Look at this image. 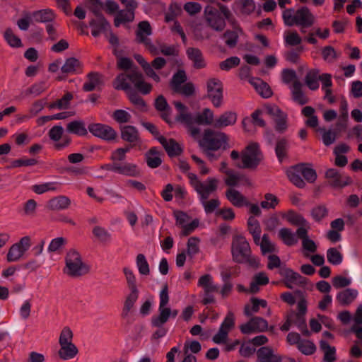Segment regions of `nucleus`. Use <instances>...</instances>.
Listing matches in <instances>:
<instances>
[{"mask_svg":"<svg viewBox=\"0 0 362 362\" xmlns=\"http://www.w3.org/2000/svg\"><path fill=\"white\" fill-rule=\"evenodd\" d=\"M231 252L234 262L239 264L246 263L253 268L259 267V262L252 255L250 244L245 237L240 235L233 240Z\"/></svg>","mask_w":362,"mask_h":362,"instance_id":"obj_1","label":"nucleus"},{"mask_svg":"<svg viewBox=\"0 0 362 362\" xmlns=\"http://www.w3.org/2000/svg\"><path fill=\"white\" fill-rule=\"evenodd\" d=\"M229 137L223 132L210 128L204 129L202 138L199 140L200 148H206V150L218 151L229 148Z\"/></svg>","mask_w":362,"mask_h":362,"instance_id":"obj_2","label":"nucleus"},{"mask_svg":"<svg viewBox=\"0 0 362 362\" xmlns=\"http://www.w3.org/2000/svg\"><path fill=\"white\" fill-rule=\"evenodd\" d=\"M73 332L68 327L62 329L59 339L60 349L58 351V355L62 360H69L74 358L78 353V348L73 344Z\"/></svg>","mask_w":362,"mask_h":362,"instance_id":"obj_3","label":"nucleus"},{"mask_svg":"<svg viewBox=\"0 0 362 362\" xmlns=\"http://www.w3.org/2000/svg\"><path fill=\"white\" fill-rule=\"evenodd\" d=\"M88 272L89 267L82 262L79 253L70 250L66 257L65 273L71 277H78Z\"/></svg>","mask_w":362,"mask_h":362,"instance_id":"obj_4","label":"nucleus"},{"mask_svg":"<svg viewBox=\"0 0 362 362\" xmlns=\"http://www.w3.org/2000/svg\"><path fill=\"white\" fill-rule=\"evenodd\" d=\"M262 158V153L258 144L252 143L241 152L242 163H236L235 166L240 169H253L259 165Z\"/></svg>","mask_w":362,"mask_h":362,"instance_id":"obj_5","label":"nucleus"},{"mask_svg":"<svg viewBox=\"0 0 362 362\" xmlns=\"http://www.w3.org/2000/svg\"><path fill=\"white\" fill-rule=\"evenodd\" d=\"M141 74V73L139 71L138 68L124 71L117 75L115 78L112 82L113 87L115 90L129 91L132 90V85L135 86L136 78H139Z\"/></svg>","mask_w":362,"mask_h":362,"instance_id":"obj_6","label":"nucleus"},{"mask_svg":"<svg viewBox=\"0 0 362 362\" xmlns=\"http://www.w3.org/2000/svg\"><path fill=\"white\" fill-rule=\"evenodd\" d=\"M169 302L168 286L165 284L160 293L159 315L153 317L151 323L154 327H160L169 319L171 310L166 305Z\"/></svg>","mask_w":362,"mask_h":362,"instance_id":"obj_7","label":"nucleus"},{"mask_svg":"<svg viewBox=\"0 0 362 362\" xmlns=\"http://www.w3.org/2000/svg\"><path fill=\"white\" fill-rule=\"evenodd\" d=\"M218 180L214 177L207 180V188L199 194L202 204L206 214L213 213L219 206L220 201L218 199H211L207 201L211 193L217 189Z\"/></svg>","mask_w":362,"mask_h":362,"instance_id":"obj_8","label":"nucleus"},{"mask_svg":"<svg viewBox=\"0 0 362 362\" xmlns=\"http://www.w3.org/2000/svg\"><path fill=\"white\" fill-rule=\"evenodd\" d=\"M221 14L220 9L212 6L208 5L204 8V16L207 25L217 32L223 31L226 26V18Z\"/></svg>","mask_w":362,"mask_h":362,"instance_id":"obj_9","label":"nucleus"},{"mask_svg":"<svg viewBox=\"0 0 362 362\" xmlns=\"http://www.w3.org/2000/svg\"><path fill=\"white\" fill-rule=\"evenodd\" d=\"M208 97L216 107L221 105L223 101V85L220 80L211 78L207 82Z\"/></svg>","mask_w":362,"mask_h":362,"instance_id":"obj_10","label":"nucleus"},{"mask_svg":"<svg viewBox=\"0 0 362 362\" xmlns=\"http://www.w3.org/2000/svg\"><path fill=\"white\" fill-rule=\"evenodd\" d=\"M89 132L96 137L106 141H112L117 137L115 130L108 125L93 123L88 125Z\"/></svg>","mask_w":362,"mask_h":362,"instance_id":"obj_11","label":"nucleus"},{"mask_svg":"<svg viewBox=\"0 0 362 362\" xmlns=\"http://www.w3.org/2000/svg\"><path fill=\"white\" fill-rule=\"evenodd\" d=\"M240 329L245 334L263 332L268 329V323L261 317H252L247 323L240 325Z\"/></svg>","mask_w":362,"mask_h":362,"instance_id":"obj_12","label":"nucleus"},{"mask_svg":"<svg viewBox=\"0 0 362 362\" xmlns=\"http://www.w3.org/2000/svg\"><path fill=\"white\" fill-rule=\"evenodd\" d=\"M325 178L329 180V185L334 188H342L353 182L349 176H345L340 174L339 172L334 168L328 169L325 172Z\"/></svg>","mask_w":362,"mask_h":362,"instance_id":"obj_13","label":"nucleus"},{"mask_svg":"<svg viewBox=\"0 0 362 362\" xmlns=\"http://www.w3.org/2000/svg\"><path fill=\"white\" fill-rule=\"evenodd\" d=\"M266 109L267 113L272 117L276 124V130L279 132L285 131L287 128V115L283 112L276 105L267 106Z\"/></svg>","mask_w":362,"mask_h":362,"instance_id":"obj_14","label":"nucleus"},{"mask_svg":"<svg viewBox=\"0 0 362 362\" xmlns=\"http://www.w3.org/2000/svg\"><path fill=\"white\" fill-rule=\"evenodd\" d=\"M121 138L123 141L129 143L132 147L141 142V138L137 129L132 125H127L121 127Z\"/></svg>","mask_w":362,"mask_h":362,"instance_id":"obj_15","label":"nucleus"},{"mask_svg":"<svg viewBox=\"0 0 362 362\" xmlns=\"http://www.w3.org/2000/svg\"><path fill=\"white\" fill-rule=\"evenodd\" d=\"M158 141L163 146L169 157H175L180 156L183 149L181 146L174 139H167L164 136H160Z\"/></svg>","mask_w":362,"mask_h":362,"instance_id":"obj_16","label":"nucleus"},{"mask_svg":"<svg viewBox=\"0 0 362 362\" xmlns=\"http://www.w3.org/2000/svg\"><path fill=\"white\" fill-rule=\"evenodd\" d=\"M296 25L312 26L315 23V17L308 7H302L295 12Z\"/></svg>","mask_w":362,"mask_h":362,"instance_id":"obj_17","label":"nucleus"},{"mask_svg":"<svg viewBox=\"0 0 362 362\" xmlns=\"http://www.w3.org/2000/svg\"><path fill=\"white\" fill-rule=\"evenodd\" d=\"M226 197L227 199L235 207L241 208L245 205H249L250 202L243 194L238 190L229 188L226 191Z\"/></svg>","mask_w":362,"mask_h":362,"instance_id":"obj_18","label":"nucleus"},{"mask_svg":"<svg viewBox=\"0 0 362 362\" xmlns=\"http://www.w3.org/2000/svg\"><path fill=\"white\" fill-rule=\"evenodd\" d=\"M151 33L152 28L150 23L146 21H141L138 24V30L136 32L137 42L150 46L151 41L147 38V36L151 35Z\"/></svg>","mask_w":362,"mask_h":362,"instance_id":"obj_19","label":"nucleus"},{"mask_svg":"<svg viewBox=\"0 0 362 362\" xmlns=\"http://www.w3.org/2000/svg\"><path fill=\"white\" fill-rule=\"evenodd\" d=\"M291 88L292 99L295 103L303 105L309 102V98L303 91V84L300 81L295 80Z\"/></svg>","mask_w":362,"mask_h":362,"instance_id":"obj_20","label":"nucleus"},{"mask_svg":"<svg viewBox=\"0 0 362 362\" xmlns=\"http://www.w3.org/2000/svg\"><path fill=\"white\" fill-rule=\"evenodd\" d=\"M188 58L193 62V66L197 69L206 67V63L201 50L195 47H189L186 51Z\"/></svg>","mask_w":362,"mask_h":362,"instance_id":"obj_21","label":"nucleus"},{"mask_svg":"<svg viewBox=\"0 0 362 362\" xmlns=\"http://www.w3.org/2000/svg\"><path fill=\"white\" fill-rule=\"evenodd\" d=\"M88 81L83 86V90L90 92L103 84V76L98 72H90L87 75Z\"/></svg>","mask_w":362,"mask_h":362,"instance_id":"obj_22","label":"nucleus"},{"mask_svg":"<svg viewBox=\"0 0 362 362\" xmlns=\"http://www.w3.org/2000/svg\"><path fill=\"white\" fill-rule=\"evenodd\" d=\"M257 360L259 362H281L280 356L274 354L269 346H262L257 351Z\"/></svg>","mask_w":362,"mask_h":362,"instance_id":"obj_23","label":"nucleus"},{"mask_svg":"<svg viewBox=\"0 0 362 362\" xmlns=\"http://www.w3.org/2000/svg\"><path fill=\"white\" fill-rule=\"evenodd\" d=\"M163 155L161 151H159L156 147L151 148L145 153V160L147 165L151 168H156L162 163L160 156Z\"/></svg>","mask_w":362,"mask_h":362,"instance_id":"obj_24","label":"nucleus"},{"mask_svg":"<svg viewBox=\"0 0 362 362\" xmlns=\"http://www.w3.org/2000/svg\"><path fill=\"white\" fill-rule=\"evenodd\" d=\"M237 120V115L233 112H225L214 122V127L216 129H221L228 126L233 125Z\"/></svg>","mask_w":362,"mask_h":362,"instance_id":"obj_25","label":"nucleus"},{"mask_svg":"<svg viewBox=\"0 0 362 362\" xmlns=\"http://www.w3.org/2000/svg\"><path fill=\"white\" fill-rule=\"evenodd\" d=\"M298 172L301 173V175L309 183H314L317 177V173L315 169L311 168L310 163L297 164Z\"/></svg>","mask_w":362,"mask_h":362,"instance_id":"obj_26","label":"nucleus"},{"mask_svg":"<svg viewBox=\"0 0 362 362\" xmlns=\"http://www.w3.org/2000/svg\"><path fill=\"white\" fill-rule=\"evenodd\" d=\"M116 173L130 177H138L140 171L135 164L129 163H117Z\"/></svg>","mask_w":362,"mask_h":362,"instance_id":"obj_27","label":"nucleus"},{"mask_svg":"<svg viewBox=\"0 0 362 362\" xmlns=\"http://www.w3.org/2000/svg\"><path fill=\"white\" fill-rule=\"evenodd\" d=\"M33 16L36 23H52L56 18L55 13L49 8L33 11Z\"/></svg>","mask_w":362,"mask_h":362,"instance_id":"obj_28","label":"nucleus"},{"mask_svg":"<svg viewBox=\"0 0 362 362\" xmlns=\"http://www.w3.org/2000/svg\"><path fill=\"white\" fill-rule=\"evenodd\" d=\"M269 283V278L264 272L256 274L250 283L249 292L256 293L259 291V286H265Z\"/></svg>","mask_w":362,"mask_h":362,"instance_id":"obj_29","label":"nucleus"},{"mask_svg":"<svg viewBox=\"0 0 362 362\" xmlns=\"http://www.w3.org/2000/svg\"><path fill=\"white\" fill-rule=\"evenodd\" d=\"M281 276L284 279H288V281H292L295 285L305 286L307 283V279L302 276L300 274L293 272L291 269H284L281 272Z\"/></svg>","mask_w":362,"mask_h":362,"instance_id":"obj_30","label":"nucleus"},{"mask_svg":"<svg viewBox=\"0 0 362 362\" xmlns=\"http://www.w3.org/2000/svg\"><path fill=\"white\" fill-rule=\"evenodd\" d=\"M250 83L262 97L268 98L272 95V91L269 86L260 78H254L250 81Z\"/></svg>","mask_w":362,"mask_h":362,"instance_id":"obj_31","label":"nucleus"},{"mask_svg":"<svg viewBox=\"0 0 362 362\" xmlns=\"http://www.w3.org/2000/svg\"><path fill=\"white\" fill-rule=\"evenodd\" d=\"M358 295L356 290L346 288L340 291L337 295V300L342 305H348L351 303Z\"/></svg>","mask_w":362,"mask_h":362,"instance_id":"obj_32","label":"nucleus"},{"mask_svg":"<svg viewBox=\"0 0 362 362\" xmlns=\"http://www.w3.org/2000/svg\"><path fill=\"white\" fill-rule=\"evenodd\" d=\"M216 6L220 9V11L224 16V18L228 21V23L233 27L235 30V31L239 32L240 33H243V30L239 26L236 19L234 18L231 11L229 8L224 4H222L220 2L216 3Z\"/></svg>","mask_w":362,"mask_h":362,"instance_id":"obj_33","label":"nucleus"},{"mask_svg":"<svg viewBox=\"0 0 362 362\" xmlns=\"http://www.w3.org/2000/svg\"><path fill=\"white\" fill-rule=\"evenodd\" d=\"M71 204L70 199L65 196H59L50 199L47 207L51 210H62L69 207Z\"/></svg>","mask_w":362,"mask_h":362,"instance_id":"obj_34","label":"nucleus"},{"mask_svg":"<svg viewBox=\"0 0 362 362\" xmlns=\"http://www.w3.org/2000/svg\"><path fill=\"white\" fill-rule=\"evenodd\" d=\"M247 226L250 233L252 235L254 242L256 245H259L261 228L259 221L253 216L249 217L247 220Z\"/></svg>","mask_w":362,"mask_h":362,"instance_id":"obj_35","label":"nucleus"},{"mask_svg":"<svg viewBox=\"0 0 362 362\" xmlns=\"http://www.w3.org/2000/svg\"><path fill=\"white\" fill-rule=\"evenodd\" d=\"M278 235L281 241L287 246H292L298 243V239L296 237V235L290 228H281L279 231Z\"/></svg>","mask_w":362,"mask_h":362,"instance_id":"obj_36","label":"nucleus"},{"mask_svg":"<svg viewBox=\"0 0 362 362\" xmlns=\"http://www.w3.org/2000/svg\"><path fill=\"white\" fill-rule=\"evenodd\" d=\"M320 71L317 69L309 71L305 77L306 86L312 90H315L319 88Z\"/></svg>","mask_w":362,"mask_h":362,"instance_id":"obj_37","label":"nucleus"},{"mask_svg":"<svg viewBox=\"0 0 362 362\" xmlns=\"http://www.w3.org/2000/svg\"><path fill=\"white\" fill-rule=\"evenodd\" d=\"M23 256V238L18 243L13 245L7 254V261L9 262H16Z\"/></svg>","mask_w":362,"mask_h":362,"instance_id":"obj_38","label":"nucleus"},{"mask_svg":"<svg viewBox=\"0 0 362 362\" xmlns=\"http://www.w3.org/2000/svg\"><path fill=\"white\" fill-rule=\"evenodd\" d=\"M252 306L246 305L244 308V313L246 316H251L253 313H257L259 310V307L266 308L267 303L265 300L258 299L257 298H252L250 299Z\"/></svg>","mask_w":362,"mask_h":362,"instance_id":"obj_39","label":"nucleus"},{"mask_svg":"<svg viewBox=\"0 0 362 362\" xmlns=\"http://www.w3.org/2000/svg\"><path fill=\"white\" fill-rule=\"evenodd\" d=\"M66 130L79 136H85L88 134L84 122L80 120H74L67 124Z\"/></svg>","mask_w":362,"mask_h":362,"instance_id":"obj_40","label":"nucleus"},{"mask_svg":"<svg viewBox=\"0 0 362 362\" xmlns=\"http://www.w3.org/2000/svg\"><path fill=\"white\" fill-rule=\"evenodd\" d=\"M287 175L289 180L297 187L302 189L305 187V182L301 177V173L297 170V165L293 166L291 170L287 172Z\"/></svg>","mask_w":362,"mask_h":362,"instance_id":"obj_41","label":"nucleus"},{"mask_svg":"<svg viewBox=\"0 0 362 362\" xmlns=\"http://www.w3.org/2000/svg\"><path fill=\"white\" fill-rule=\"evenodd\" d=\"M134 14L124 9L118 11L114 19V25L119 27L121 24L132 22L134 20Z\"/></svg>","mask_w":362,"mask_h":362,"instance_id":"obj_42","label":"nucleus"},{"mask_svg":"<svg viewBox=\"0 0 362 362\" xmlns=\"http://www.w3.org/2000/svg\"><path fill=\"white\" fill-rule=\"evenodd\" d=\"M194 122L198 124L210 125L214 122V113L209 108H204L196 116Z\"/></svg>","mask_w":362,"mask_h":362,"instance_id":"obj_43","label":"nucleus"},{"mask_svg":"<svg viewBox=\"0 0 362 362\" xmlns=\"http://www.w3.org/2000/svg\"><path fill=\"white\" fill-rule=\"evenodd\" d=\"M187 79L186 73L184 70H178L172 77L170 82L171 88L175 92L178 90V88L182 86V83H185Z\"/></svg>","mask_w":362,"mask_h":362,"instance_id":"obj_44","label":"nucleus"},{"mask_svg":"<svg viewBox=\"0 0 362 362\" xmlns=\"http://www.w3.org/2000/svg\"><path fill=\"white\" fill-rule=\"evenodd\" d=\"M139 298V291H130L127 296L122 310V316L127 317L129 311L133 308L135 302Z\"/></svg>","mask_w":362,"mask_h":362,"instance_id":"obj_45","label":"nucleus"},{"mask_svg":"<svg viewBox=\"0 0 362 362\" xmlns=\"http://www.w3.org/2000/svg\"><path fill=\"white\" fill-rule=\"evenodd\" d=\"M320 347L324 351V360L327 362H334L336 360L335 348L331 346L327 341L321 340Z\"/></svg>","mask_w":362,"mask_h":362,"instance_id":"obj_46","label":"nucleus"},{"mask_svg":"<svg viewBox=\"0 0 362 362\" xmlns=\"http://www.w3.org/2000/svg\"><path fill=\"white\" fill-rule=\"evenodd\" d=\"M96 18V19H93L90 21L89 25L90 27L99 29L103 32L110 30V24L103 14L97 16Z\"/></svg>","mask_w":362,"mask_h":362,"instance_id":"obj_47","label":"nucleus"},{"mask_svg":"<svg viewBox=\"0 0 362 362\" xmlns=\"http://www.w3.org/2000/svg\"><path fill=\"white\" fill-rule=\"evenodd\" d=\"M310 214L313 218L317 221H321L324 218L328 215V209L325 204H319L314 206L311 211Z\"/></svg>","mask_w":362,"mask_h":362,"instance_id":"obj_48","label":"nucleus"},{"mask_svg":"<svg viewBox=\"0 0 362 362\" xmlns=\"http://www.w3.org/2000/svg\"><path fill=\"white\" fill-rule=\"evenodd\" d=\"M264 197V200L261 202L260 206L264 209H274L279 203L277 197L272 193L265 194Z\"/></svg>","mask_w":362,"mask_h":362,"instance_id":"obj_49","label":"nucleus"},{"mask_svg":"<svg viewBox=\"0 0 362 362\" xmlns=\"http://www.w3.org/2000/svg\"><path fill=\"white\" fill-rule=\"evenodd\" d=\"M287 220L292 225L297 226H307L308 222L303 218V216L299 214H297L293 211L288 212Z\"/></svg>","mask_w":362,"mask_h":362,"instance_id":"obj_50","label":"nucleus"},{"mask_svg":"<svg viewBox=\"0 0 362 362\" xmlns=\"http://www.w3.org/2000/svg\"><path fill=\"white\" fill-rule=\"evenodd\" d=\"M263 254L273 252L276 251L275 245L270 240L268 234H264L262 240H259V245Z\"/></svg>","mask_w":362,"mask_h":362,"instance_id":"obj_51","label":"nucleus"},{"mask_svg":"<svg viewBox=\"0 0 362 362\" xmlns=\"http://www.w3.org/2000/svg\"><path fill=\"white\" fill-rule=\"evenodd\" d=\"M297 347L305 355H311L316 351L315 345L311 341L306 339H302Z\"/></svg>","mask_w":362,"mask_h":362,"instance_id":"obj_52","label":"nucleus"},{"mask_svg":"<svg viewBox=\"0 0 362 362\" xmlns=\"http://www.w3.org/2000/svg\"><path fill=\"white\" fill-rule=\"evenodd\" d=\"M288 148V141L282 138L276 141L275 151L279 161H282L283 158L286 156Z\"/></svg>","mask_w":362,"mask_h":362,"instance_id":"obj_53","label":"nucleus"},{"mask_svg":"<svg viewBox=\"0 0 362 362\" xmlns=\"http://www.w3.org/2000/svg\"><path fill=\"white\" fill-rule=\"evenodd\" d=\"M132 148V145H127L124 148H117L112 153L110 159L114 163H117V161H123L126 158V153L129 152Z\"/></svg>","mask_w":362,"mask_h":362,"instance_id":"obj_54","label":"nucleus"},{"mask_svg":"<svg viewBox=\"0 0 362 362\" xmlns=\"http://www.w3.org/2000/svg\"><path fill=\"white\" fill-rule=\"evenodd\" d=\"M327 258L328 262L334 265L339 264L343 259L342 255L335 247L329 248L327 250Z\"/></svg>","mask_w":362,"mask_h":362,"instance_id":"obj_55","label":"nucleus"},{"mask_svg":"<svg viewBox=\"0 0 362 362\" xmlns=\"http://www.w3.org/2000/svg\"><path fill=\"white\" fill-rule=\"evenodd\" d=\"M81 65L80 62L74 57L69 58L66 60L64 64L62 66L61 70L63 73L70 74L76 71V69Z\"/></svg>","mask_w":362,"mask_h":362,"instance_id":"obj_56","label":"nucleus"},{"mask_svg":"<svg viewBox=\"0 0 362 362\" xmlns=\"http://www.w3.org/2000/svg\"><path fill=\"white\" fill-rule=\"evenodd\" d=\"M4 37L8 44L12 47H21V40L16 35L11 29H7L4 33Z\"/></svg>","mask_w":362,"mask_h":362,"instance_id":"obj_57","label":"nucleus"},{"mask_svg":"<svg viewBox=\"0 0 362 362\" xmlns=\"http://www.w3.org/2000/svg\"><path fill=\"white\" fill-rule=\"evenodd\" d=\"M226 39V44L229 47H235L238 40V32L230 30H226L222 35Z\"/></svg>","mask_w":362,"mask_h":362,"instance_id":"obj_58","label":"nucleus"},{"mask_svg":"<svg viewBox=\"0 0 362 362\" xmlns=\"http://www.w3.org/2000/svg\"><path fill=\"white\" fill-rule=\"evenodd\" d=\"M123 271L126 277L127 286L130 291H139L136 286V277L132 271L126 267L124 268Z\"/></svg>","mask_w":362,"mask_h":362,"instance_id":"obj_59","label":"nucleus"},{"mask_svg":"<svg viewBox=\"0 0 362 362\" xmlns=\"http://www.w3.org/2000/svg\"><path fill=\"white\" fill-rule=\"evenodd\" d=\"M136 264L139 272L142 275H148L150 273L149 265L143 254H139L136 257Z\"/></svg>","mask_w":362,"mask_h":362,"instance_id":"obj_60","label":"nucleus"},{"mask_svg":"<svg viewBox=\"0 0 362 362\" xmlns=\"http://www.w3.org/2000/svg\"><path fill=\"white\" fill-rule=\"evenodd\" d=\"M93 233L95 237L102 243H105L110 239V234L105 228L95 226L93 228Z\"/></svg>","mask_w":362,"mask_h":362,"instance_id":"obj_61","label":"nucleus"},{"mask_svg":"<svg viewBox=\"0 0 362 362\" xmlns=\"http://www.w3.org/2000/svg\"><path fill=\"white\" fill-rule=\"evenodd\" d=\"M285 42L290 46H296L301 43L302 39L296 31H288L286 33Z\"/></svg>","mask_w":362,"mask_h":362,"instance_id":"obj_62","label":"nucleus"},{"mask_svg":"<svg viewBox=\"0 0 362 362\" xmlns=\"http://www.w3.org/2000/svg\"><path fill=\"white\" fill-rule=\"evenodd\" d=\"M322 56L325 61L333 62L337 59L338 54L334 48L332 46H326L322 49Z\"/></svg>","mask_w":362,"mask_h":362,"instance_id":"obj_63","label":"nucleus"},{"mask_svg":"<svg viewBox=\"0 0 362 362\" xmlns=\"http://www.w3.org/2000/svg\"><path fill=\"white\" fill-rule=\"evenodd\" d=\"M113 119L118 123H127L130 122L131 115L124 110H117L112 114Z\"/></svg>","mask_w":362,"mask_h":362,"instance_id":"obj_64","label":"nucleus"}]
</instances>
